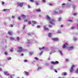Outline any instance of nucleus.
Instances as JSON below:
<instances>
[{"label":"nucleus","mask_w":78,"mask_h":78,"mask_svg":"<svg viewBox=\"0 0 78 78\" xmlns=\"http://www.w3.org/2000/svg\"><path fill=\"white\" fill-rule=\"evenodd\" d=\"M48 27H49V28H51V27H52V26H51L50 25H48Z\"/></svg>","instance_id":"ea45409f"},{"label":"nucleus","mask_w":78,"mask_h":78,"mask_svg":"<svg viewBox=\"0 0 78 78\" xmlns=\"http://www.w3.org/2000/svg\"><path fill=\"white\" fill-rule=\"evenodd\" d=\"M15 17V16H12V19H14Z\"/></svg>","instance_id":"c03bdc74"},{"label":"nucleus","mask_w":78,"mask_h":78,"mask_svg":"<svg viewBox=\"0 0 78 78\" xmlns=\"http://www.w3.org/2000/svg\"><path fill=\"white\" fill-rule=\"evenodd\" d=\"M55 72H56V73H57V72H58V71H57V70H55Z\"/></svg>","instance_id":"680f3d73"},{"label":"nucleus","mask_w":78,"mask_h":78,"mask_svg":"<svg viewBox=\"0 0 78 78\" xmlns=\"http://www.w3.org/2000/svg\"><path fill=\"white\" fill-rule=\"evenodd\" d=\"M2 5H4V4H5V2H4L2 1Z\"/></svg>","instance_id":"a19ab883"},{"label":"nucleus","mask_w":78,"mask_h":78,"mask_svg":"<svg viewBox=\"0 0 78 78\" xmlns=\"http://www.w3.org/2000/svg\"><path fill=\"white\" fill-rule=\"evenodd\" d=\"M46 18L48 20H50V19H51L50 17H49V16H48V15H47V16L46 17Z\"/></svg>","instance_id":"1a4fd4ad"},{"label":"nucleus","mask_w":78,"mask_h":78,"mask_svg":"<svg viewBox=\"0 0 78 78\" xmlns=\"http://www.w3.org/2000/svg\"><path fill=\"white\" fill-rule=\"evenodd\" d=\"M37 27L38 28H41V26H37Z\"/></svg>","instance_id":"09e8293b"},{"label":"nucleus","mask_w":78,"mask_h":78,"mask_svg":"<svg viewBox=\"0 0 78 78\" xmlns=\"http://www.w3.org/2000/svg\"><path fill=\"white\" fill-rule=\"evenodd\" d=\"M36 5H39V3H38V2H36Z\"/></svg>","instance_id":"4c0bfd02"},{"label":"nucleus","mask_w":78,"mask_h":78,"mask_svg":"<svg viewBox=\"0 0 78 78\" xmlns=\"http://www.w3.org/2000/svg\"><path fill=\"white\" fill-rule=\"evenodd\" d=\"M8 60H11V57H9L7 58Z\"/></svg>","instance_id":"bb28decb"},{"label":"nucleus","mask_w":78,"mask_h":78,"mask_svg":"<svg viewBox=\"0 0 78 78\" xmlns=\"http://www.w3.org/2000/svg\"><path fill=\"white\" fill-rule=\"evenodd\" d=\"M17 5L18 6H20V7H22L23 5V3H20L18 2L17 3Z\"/></svg>","instance_id":"20e7f679"},{"label":"nucleus","mask_w":78,"mask_h":78,"mask_svg":"<svg viewBox=\"0 0 78 78\" xmlns=\"http://www.w3.org/2000/svg\"><path fill=\"white\" fill-rule=\"evenodd\" d=\"M2 69L1 68H0V71H2Z\"/></svg>","instance_id":"052dcab7"},{"label":"nucleus","mask_w":78,"mask_h":78,"mask_svg":"<svg viewBox=\"0 0 78 78\" xmlns=\"http://www.w3.org/2000/svg\"><path fill=\"white\" fill-rule=\"evenodd\" d=\"M65 45H68V44L67 43H65Z\"/></svg>","instance_id":"4d7b16f0"},{"label":"nucleus","mask_w":78,"mask_h":78,"mask_svg":"<svg viewBox=\"0 0 78 78\" xmlns=\"http://www.w3.org/2000/svg\"><path fill=\"white\" fill-rule=\"evenodd\" d=\"M21 55H22V56H23V54H21Z\"/></svg>","instance_id":"338daca9"},{"label":"nucleus","mask_w":78,"mask_h":78,"mask_svg":"<svg viewBox=\"0 0 78 78\" xmlns=\"http://www.w3.org/2000/svg\"><path fill=\"white\" fill-rule=\"evenodd\" d=\"M25 27H26V25H23V30H24V29H25Z\"/></svg>","instance_id":"5701e85b"},{"label":"nucleus","mask_w":78,"mask_h":78,"mask_svg":"<svg viewBox=\"0 0 78 78\" xmlns=\"http://www.w3.org/2000/svg\"><path fill=\"white\" fill-rule=\"evenodd\" d=\"M18 49H19L20 50H17V52H18L19 53H21L22 51H23V48L22 47H19L18 48Z\"/></svg>","instance_id":"f257e3e1"},{"label":"nucleus","mask_w":78,"mask_h":78,"mask_svg":"<svg viewBox=\"0 0 78 78\" xmlns=\"http://www.w3.org/2000/svg\"><path fill=\"white\" fill-rule=\"evenodd\" d=\"M62 48H66V44H63L62 46Z\"/></svg>","instance_id":"2eb2a0df"},{"label":"nucleus","mask_w":78,"mask_h":78,"mask_svg":"<svg viewBox=\"0 0 78 78\" xmlns=\"http://www.w3.org/2000/svg\"><path fill=\"white\" fill-rule=\"evenodd\" d=\"M7 10H8V9H3V11H7Z\"/></svg>","instance_id":"3c124183"},{"label":"nucleus","mask_w":78,"mask_h":78,"mask_svg":"<svg viewBox=\"0 0 78 78\" xmlns=\"http://www.w3.org/2000/svg\"><path fill=\"white\" fill-rule=\"evenodd\" d=\"M24 62H28V61H27V60L25 59L24 61Z\"/></svg>","instance_id":"79ce46f5"},{"label":"nucleus","mask_w":78,"mask_h":78,"mask_svg":"<svg viewBox=\"0 0 78 78\" xmlns=\"http://www.w3.org/2000/svg\"><path fill=\"white\" fill-rule=\"evenodd\" d=\"M76 73H78V68L76 70Z\"/></svg>","instance_id":"c756f323"},{"label":"nucleus","mask_w":78,"mask_h":78,"mask_svg":"<svg viewBox=\"0 0 78 78\" xmlns=\"http://www.w3.org/2000/svg\"><path fill=\"white\" fill-rule=\"evenodd\" d=\"M43 28L44 30H46V31H49V29L48 28L46 27V26H44L43 27Z\"/></svg>","instance_id":"423d86ee"},{"label":"nucleus","mask_w":78,"mask_h":78,"mask_svg":"<svg viewBox=\"0 0 78 78\" xmlns=\"http://www.w3.org/2000/svg\"><path fill=\"white\" fill-rule=\"evenodd\" d=\"M64 26H63V25H61V27H63Z\"/></svg>","instance_id":"6e6d98bb"},{"label":"nucleus","mask_w":78,"mask_h":78,"mask_svg":"<svg viewBox=\"0 0 78 78\" xmlns=\"http://www.w3.org/2000/svg\"><path fill=\"white\" fill-rule=\"evenodd\" d=\"M43 2H44V3H45V0H43Z\"/></svg>","instance_id":"bf43d9fd"},{"label":"nucleus","mask_w":78,"mask_h":78,"mask_svg":"<svg viewBox=\"0 0 78 78\" xmlns=\"http://www.w3.org/2000/svg\"><path fill=\"white\" fill-rule=\"evenodd\" d=\"M74 41H76V40H77V38H74Z\"/></svg>","instance_id":"58836bf2"},{"label":"nucleus","mask_w":78,"mask_h":78,"mask_svg":"<svg viewBox=\"0 0 78 78\" xmlns=\"http://www.w3.org/2000/svg\"><path fill=\"white\" fill-rule=\"evenodd\" d=\"M51 64H59V62H58V61H55V62H51Z\"/></svg>","instance_id":"39448f33"},{"label":"nucleus","mask_w":78,"mask_h":78,"mask_svg":"<svg viewBox=\"0 0 78 78\" xmlns=\"http://www.w3.org/2000/svg\"><path fill=\"white\" fill-rule=\"evenodd\" d=\"M11 27H13V25H12V24H11Z\"/></svg>","instance_id":"5fc2aeb1"},{"label":"nucleus","mask_w":78,"mask_h":78,"mask_svg":"<svg viewBox=\"0 0 78 78\" xmlns=\"http://www.w3.org/2000/svg\"><path fill=\"white\" fill-rule=\"evenodd\" d=\"M5 55H8V53H7V52L5 51Z\"/></svg>","instance_id":"f704fd0d"},{"label":"nucleus","mask_w":78,"mask_h":78,"mask_svg":"<svg viewBox=\"0 0 78 78\" xmlns=\"http://www.w3.org/2000/svg\"><path fill=\"white\" fill-rule=\"evenodd\" d=\"M10 51L11 52H12V51H13V48H12L11 49Z\"/></svg>","instance_id":"cd10ccee"},{"label":"nucleus","mask_w":78,"mask_h":78,"mask_svg":"<svg viewBox=\"0 0 78 78\" xmlns=\"http://www.w3.org/2000/svg\"><path fill=\"white\" fill-rule=\"evenodd\" d=\"M10 40H14V39H15V38H14L12 37H10Z\"/></svg>","instance_id":"4468645a"},{"label":"nucleus","mask_w":78,"mask_h":78,"mask_svg":"<svg viewBox=\"0 0 78 78\" xmlns=\"http://www.w3.org/2000/svg\"><path fill=\"white\" fill-rule=\"evenodd\" d=\"M77 27H78V23L77 24Z\"/></svg>","instance_id":"774afa93"},{"label":"nucleus","mask_w":78,"mask_h":78,"mask_svg":"<svg viewBox=\"0 0 78 78\" xmlns=\"http://www.w3.org/2000/svg\"><path fill=\"white\" fill-rule=\"evenodd\" d=\"M52 40L54 41H59V39L58 38H54L52 39Z\"/></svg>","instance_id":"0eeeda50"},{"label":"nucleus","mask_w":78,"mask_h":78,"mask_svg":"<svg viewBox=\"0 0 78 78\" xmlns=\"http://www.w3.org/2000/svg\"><path fill=\"white\" fill-rule=\"evenodd\" d=\"M59 51L60 53L61 54V55H62V51H61L59 50Z\"/></svg>","instance_id":"c9c22d12"},{"label":"nucleus","mask_w":78,"mask_h":78,"mask_svg":"<svg viewBox=\"0 0 78 78\" xmlns=\"http://www.w3.org/2000/svg\"><path fill=\"white\" fill-rule=\"evenodd\" d=\"M63 74L64 75H67V73L66 72H63Z\"/></svg>","instance_id":"4be33fe9"},{"label":"nucleus","mask_w":78,"mask_h":78,"mask_svg":"<svg viewBox=\"0 0 78 78\" xmlns=\"http://www.w3.org/2000/svg\"><path fill=\"white\" fill-rule=\"evenodd\" d=\"M18 19L19 20H21V18H20V17L19 16L18 17Z\"/></svg>","instance_id":"c85d7f7f"},{"label":"nucleus","mask_w":78,"mask_h":78,"mask_svg":"<svg viewBox=\"0 0 78 78\" xmlns=\"http://www.w3.org/2000/svg\"><path fill=\"white\" fill-rule=\"evenodd\" d=\"M74 28H75V27H71V30H73Z\"/></svg>","instance_id":"393cba45"},{"label":"nucleus","mask_w":78,"mask_h":78,"mask_svg":"<svg viewBox=\"0 0 78 78\" xmlns=\"http://www.w3.org/2000/svg\"><path fill=\"white\" fill-rule=\"evenodd\" d=\"M34 59L35 60H38L39 59V58L37 57H35Z\"/></svg>","instance_id":"a878e982"},{"label":"nucleus","mask_w":78,"mask_h":78,"mask_svg":"<svg viewBox=\"0 0 78 78\" xmlns=\"http://www.w3.org/2000/svg\"><path fill=\"white\" fill-rule=\"evenodd\" d=\"M73 15H74V16H76V15H77V13H74L73 14Z\"/></svg>","instance_id":"473e14b6"},{"label":"nucleus","mask_w":78,"mask_h":78,"mask_svg":"<svg viewBox=\"0 0 78 78\" xmlns=\"http://www.w3.org/2000/svg\"><path fill=\"white\" fill-rule=\"evenodd\" d=\"M30 55H33V52H30Z\"/></svg>","instance_id":"49530a36"},{"label":"nucleus","mask_w":78,"mask_h":78,"mask_svg":"<svg viewBox=\"0 0 78 78\" xmlns=\"http://www.w3.org/2000/svg\"><path fill=\"white\" fill-rule=\"evenodd\" d=\"M61 20V18H59L58 19V21H60Z\"/></svg>","instance_id":"7c9ffc66"},{"label":"nucleus","mask_w":78,"mask_h":78,"mask_svg":"<svg viewBox=\"0 0 78 78\" xmlns=\"http://www.w3.org/2000/svg\"><path fill=\"white\" fill-rule=\"evenodd\" d=\"M39 49L40 50H42V48H39Z\"/></svg>","instance_id":"603ef678"},{"label":"nucleus","mask_w":78,"mask_h":78,"mask_svg":"<svg viewBox=\"0 0 78 78\" xmlns=\"http://www.w3.org/2000/svg\"><path fill=\"white\" fill-rule=\"evenodd\" d=\"M31 2H34V0H30Z\"/></svg>","instance_id":"de8ad7c7"},{"label":"nucleus","mask_w":78,"mask_h":78,"mask_svg":"<svg viewBox=\"0 0 78 78\" xmlns=\"http://www.w3.org/2000/svg\"><path fill=\"white\" fill-rule=\"evenodd\" d=\"M55 20H52L51 21H50V23L53 25H55Z\"/></svg>","instance_id":"f03ea898"},{"label":"nucleus","mask_w":78,"mask_h":78,"mask_svg":"<svg viewBox=\"0 0 78 78\" xmlns=\"http://www.w3.org/2000/svg\"><path fill=\"white\" fill-rule=\"evenodd\" d=\"M58 33H61V31L59 30H58Z\"/></svg>","instance_id":"37998d69"},{"label":"nucleus","mask_w":78,"mask_h":78,"mask_svg":"<svg viewBox=\"0 0 78 78\" xmlns=\"http://www.w3.org/2000/svg\"><path fill=\"white\" fill-rule=\"evenodd\" d=\"M45 48L44 47H42V49H44V48Z\"/></svg>","instance_id":"0e129e2a"},{"label":"nucleus","mask_w":78,"mask_h":78,"mask_svg":"<svg viewBox=\"0 0 78 78\" xmlns=\"http://www.w3.org/2000/svg\"><path fill=\"white\" fill-rule=\"evenodd\" d=\"M16 39L17 40V41H19L20 39V38H19V37H17L16 38Z\"/></svg>","instance_id":"e433bc0d"},{"label":"nucleus","mask_w":78,"mask_h":78,"mask_svg":"<svg viewBox=\"0 0 78 78\" xmlns=\"http://www.w3.org/2000/svg\"><path fill=\"white\" fill-rule=\"evenodd\" d=\"M8 34L10 35H12V32L9 31L8 32Z\"/></svg>","instance_id":"9d476101"},{"label":"nucleus","mask_w":78,"mask_h":78,"mask_svg":"<svg viewBox=\"0 0 78 78\" xmlns=\"http://www.w3.org/2000/svg\"><path fill=\"white\" fill-rule=\"evenodd\" d=\"M53 12H54V14H58V12H56V11H54Z\"/></svg>","instance_id":"aec40b11"},{"label":"nucleus","mask_w":78,"mask_h":78,"mask_svg":"<svg viewBox=\"0 0 78 78\" xmlns=\"http://www.w3.org/2000/svg\"><path fill=\"white\" fill-rule=\"evenodd\" d=\"M62 10H60L59 11L58 14H61V13H62Z\"/></svg>","instance_id":"ddd939ff"},{"label":"nucleus","mask_w":78,"mask_h":78,"mask_svg":"<svg viewBox=\"0 0 78 78\" xmlns=\"http://www.w3.org/2000/svg\"><path fill=\"white\" fill-rule=\"evenodd\" d=\"M66 62H67L69 61V59H66Z\"/></svg>","instance_id":"a18cd8bd"},{"label":"nucleus","mask_w":78,"mask_h":78,"mask_svg":"<svg viewBox=\"0 0 78 78\" xmlns=\"http://www.w3.org/2000/svg\"><path fill=\"white\" fill-rule=\"evenodd\" d=\"M10 78H12V76H10Z\"/></svg>","instance_id":"69168bd1"},{"label":"nucleus","mask_w":78,"mask_h":78,"mask_svg":"<svg viewBox=\"0 0 78 78\" xmlns=\"http://www.w3.org/2000/svg\"><path fill=\"white\" fill-rule=\"evenodd\" d=\"M28 8H31V6L30 5H28Z\"/></svg>","instance_id":"8fccbe9b"},{"label":"nucleus","mask_w":78,"mask_h":78,"mask_svg":"<svg viewBox=\"0 0 78 78\" xmlns=\"http://www.w3.org/2000/svg\"><path fill=\"white\" fill-rule=\"evenodd\" d=\"M75 67V65H72L71 67V69H70V70H69V71L70 72H73V67Z\"/></svg>","instance_id":"7ed1b4c3"},{"label":"nucleus","mask_w":78,"mask_h":78,"mask_svg":"<svg viewBox=\"0 0 78 78\" xmlns=\"http://www.w3.org/2000/svg\"><path fill=\"white\" fill-rule=\"evenodd\" d=\"M66 5V4H65V3H63L62 4V6H63V5Z\"/></svg>","instance_id":"864d4df0"},{"label":"nucleus","mask_w":78,"mask_h":78,"mask_svg":"<svg viewBox=\"0 0 78 78\" xmlns=\"http://www.w3.org/2000/svg\"><path fill=\"white\" fill-rule=\"evenodd\" d=\"M24 72L26 74V75H29V73H28V72H27L26 71H24Z\"/></svg>","instance_id":"a211bd4d"},{"label":"nucleus","mask_w":78,"mask_h":78,"mask_svg":"<svg viewBox=\"0 0 78 78\" xmlns=\"http://www.w3.org/2000/svg\"><path fill=\"white\" fill-rule=\"evenodd\" d=\"M67 21H68V22H73V21H72V20H67Z\"/></svg>","instance_id":"b1692460"},{"label":"nucleus","mask_w":78,"mask_h":78,"mask_svg":"<svg viewBox=\"0 0 78 78\" xmlns=\"http://www.w3.org/2000/svg\"><path fill=\"white\" fill-rule=\"evenodd\" d=\"M69 49H73V48H74V47L73 46H70L69 47Z\"/></svg>","instance_id":"dca6fc26"},{"label":"nucleus","mask_w":78,"mask_h":78,"mask_svg":"<svg viewBox=\"0 0 78 78\" xmlns=\"http://www.w3.org/2000/svg\"><path fill=\"white\" fill-rule=\"evenodd\" d=\"M32 22L33 24H36V22L35 21H32Z\"/></svg>","instance_id":"6ab92c4d"},{"label":"nucleus","mask_w":78,"mask_h":78,"mask_svg":"<svg viewBox=\"0 0 78 78\" xmlns=\"http://www.w3.org/2000/svg\"><path fill=\"white\" fill-rule=\"evenodd\" d=\"M72 6V8H73V9H75V5H73Z\"/></svg>","instance_id":"f3484780"},{"label":"nucleus","mask_w":78,"mask_h":78,"mask_svg":"<svg viewBox=\"0 0 78 78\" xmlns=\"http://www.w3.org/2000/svg\"><path fill=\"white\" fill-rule=\"evenodd\" d=\"M24 22H28V20H27V19L25 20L24 21Z\"/></svg>","instance_id":"2f4dec72"},{"label":"nucleus","mask_w":78,"mask_h":78,"mask_svg":"<svg viewBox=\"0 0 78 78\" xmlns=\"http://www.w3.org/2000/svg\"><path fill=\"white\" fill-rule=\"evenodd\" d=\"M36 11L37 12H41V10L38 9H37Z\"/></svg>","instance_id":"f8f14e48"},{"label":"nucleus","mask_w":78,"mask_h":78,"mask_svg":"<svg viewBox=\"0 0 78 78\" xmlns=\"http://www.w3.org/2000/svg\"><path fill=\"white\" fill-rule=\"evenodd\" d=\"M41 67H38V69H41Z\"/></svg>","instance_id":"e2e57ef3"},{"label":"nucleus","mask_w":78,"mask_h":78,"mask_svg":"<svg viewBox=\"0 0 78 78\" xmlns=\"http://www.w3.org/2000/svg\"><path fill=\"white\" fill-rule=\"evenodd\" d=\"M28 23L29 24V25H30V24H31V22L30 21H29L28 22Z\"/></svg>","instance_id":"72a5a7b5"},{"label":"nucleus","mask_w":78,"mask_h":78,"mask_svg":"<svg viewBox=\"0 0 78 78\" xmlns=\"http://www.w3.org/2000/svg\"><path fill=\"white\" fill-rule=\"evenodd\" d=\"M4 73L5 75H6V76H8L9 75V74H8V72L5 71Z\"/></svg>","instance_id":"6e6552de"},{"label":"nucleus","mask_w":78,"mask_h":78,"mask_svg":"<svg viewBox=\"0 0 78 78\" xmlns=\"http://www.w3.org/2000/svg\"><path fill=\"white\" fill-rule=\"evenodd\" d=\"M48 36L50 37H51V36H52V34L51 33H48Z\"/></svg>","instance_id":"9b49d317"},{"label":"nucleus","mask_w":78,"mask_h":78,"mask_svg":"<svg viewBox=\"0 0 78 78\" xmlns=\"http://www.w3.org/2000/svg\"><path fill=\"white\" fill-rule=\"evenodd\" d=\"M49 5H51V6H52V4L51 3H50Z\"/></svg>","instance_id":"13d9d810"},{"label":"nucleus","mask_w":78,"mask_h":78,"mask_svg":"<svg viewBox=\"0 0 78 78\" xmlns=\"http://www.w3.org/2000/svg\"><path fill=\"white\" fill-rule=\"evenodd\" d=\"M22 17L23 18H25V17H26V16H25V15H22Z\"/></svg>","instance_id":"412c9836"}]
</instances>
